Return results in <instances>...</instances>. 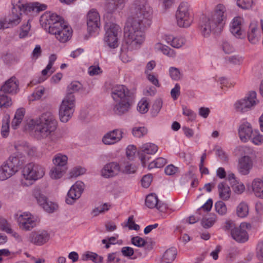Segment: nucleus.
<instances>
[{
  "instance_id": "nucleus-1",
  "label": "nucleus",
  "mask_w": 263,
  "mask_h": 263,
  "mask_svg": "<svg viewBox=\"0 0 263 263\" xmlns=\"http://www.w3.org/2000/svg\"><path fill=\"white\" fill-rule=\"evenodd\" d=\"M129 13L124 27L125 41L129 49H137L145 41V31L152 24L153 10L147 0H134Z\"/></svg>"
},
{
  "instance_id": "nucleus-2",
  "label": "nucleus",
  "mask_w": 263,
  "mask_h": 263,
  "mask_svg": "<svg viewBox=\"0 0 263 263\" xmlns=\"http://www.w3.org/2000/svg\"><path fill=\"white\" fill-rule=\"evenodd\" d=\"M29 125L33 130L34 137L38 140L48 139L49 142L57 143L64 136L63 132L57 130L58 122L51 112H45L40 117L31 120Z\"/></svg>"
},
{
  "instance_id": "nucleus-3",
  "label": "nucleus",
  "mask_w": 263,
  "mask_h": 263,
  "mask_svg": "<svg viewBox=\"0 0 263 263\" xmlns=\"http://www.w3.org/2000/svg\"><path fill=\"white\" fill-rule=\"evenodd\" d=\"M227 17L226 7L222 4L217 5L209 15L202 19L200 30L202 35L208 36L212 32H220L225 24Z\"/></svg>"
},
{
  "instance_id": "nucleus-4",
  "label": "nucleus",
  "mask_w": 263,
  "mask_h": 263,
  "mask_svg": "<svg viewBox=\"0 0 263 263\" xmlns=\"http://www.w3.org/2000/svg\"><path fill=\"white\" fill-rule=\"evenodd\" d=\"M111 95L116 102L113 110L119 115L127 112L131 106L130 92L127 87L122 85H116L111 89Z\"/></svg>"
},
{
  "instance_id": "nucleus-5",
  "label": "nucleus",
  "mask_w": 263,
  "mask_h": 263,
  "mask_svg": "<svg viewBox=\"0 0 263 263\" xmlns=\"http://www.w3.org/2000/svg\"><path fill=\"white\" fill-rule=\"evenodd\" d=\"M46 24L49 25L48 32L53 34L61 42H67L71 37V29L64 24L61 17L52 13L46 16Z\"/></svg>"
},
{
  "instance_id": "nucleus-6",
  "label": "nucleus",
  "mask_w": 263,
  "mask_h": 263,
  "mask_svg": "<svg viewBox=\"0 0 263 263\" xmlns=\"http://www.w3.org/2000/svg\"><path fill=\"white\" fill-rule=\"evenodd\" d=\"M25 162L23 157L11 155L0 167V180H5L14 175Z\"/></svg>"
},
{
  "instance_id": "nucleus-7",
  "label": "nucleus",
  "mask_w": 263,
  "mask_h": 263,
  "mask_svg": "<svg viewBox=\"0 0 263 263\" xmlns=\"http://www.w3.org/2000/svg\"><path fill=\"white\" fill-rule=\"evenodd\" d=\"M248 225L246 223H241L239 226H237L233 221H228L226 222L224 229L226 231L230 232L234 240L238 242L243 243L249 239V235L245 229Z\"/></svg>"
},
{
  "instance_id": "nucleus-8",
  "label": "nucleus",
  "mask_w": 263,
  "mask_h": 263,
  "mask_svg": "<svg viewBox=\"0 0 263 263\" xmlns=\"http://www.w3.org/2000/svg\"><path fill=\"white\" fill-rule=\"evenodd\" d=\"M74 96H65L59 109V116L61 122L66 123L71 118L74 111Z\"/></svg>"
},
{
  "instance_id": "nucleus-9",
  "label": "nucleus",
  "mask_w": 263,
  "mask_h": 263,
  "mask_svg": "<svg viewBox=\"0 0 263 263\" xmlns=\"http://www.w3.org/2000/svg\"><path fill=\"white\" fill-rule=\"evenodd\" d=\"M45 167L42 165L31 162L26 164L22 171L24 178L28 180L36 181L43 177Z\"/></svg>"
},
{
  "instance_id": "nucleus-10",
  "label": "nucleus",
  "mask_w": 263,
  "mask_h": 263,
  "mask_svg": "<svg viewBox=\"0 0 263 263\" xmlns=\"http://www.w3.org/2000/svg\"><path fill=\"white\" fill-rule=\"evenodd\" d=\"M259 103L255 91H250L244 98L237 100L234 104V108L237 112L243 113L251 110Z\"/></svg>"
},
{
  "instance_id": "nucleus-11",
  "label": "nucleus",
  "mask_w": 263,
  "mask_h": 263,
  "mask_svg": "<svg viewBox=\"0 0 263 263\" xmlns=\"http://www.w3.org/2000/svg\"><path fill=\"white\" fill-rule=\"evenodd\" d=\"M176 17L177 25L180 27H188L191 25L193 17L186 3L182 2L179 5L176 11Z\"/></svg>"
},
{
  "instance_id": "nucleus-12",
  "label": "nucleus",
  "mask_w": 263,
  "mask_h": 263,
  "mask_svg": "<svg viewBox=\"0 0 263 263\" xmlns=\"http://www.w3.org/2000/svg\"><path fill=\"white\" fill-rule=\"evenodd\" d=\"M106 30L104 40L110 48H115L118 47V33L120 30L119 25L112 23H107L105 26Z\"/></svg>"
},
{
  "instance_id": "nucleus-13",
  "label": "nucleus",
  "mask_w": 263,
  "mask_h": 263,
  "mask_svg": "<svg viewBox=\"0 0 263 263\" xmlns=\"http://www.w3.org/2000/svg\"><path fill=\"white\" fill-rule=\"evenodd\" d=\"M17 220L20 228L25 231H30L36 225V220L29 212L17 214Z\"/></svg>"
},
{
  "instance_id": "nucleus-14",
  "label": "nucleus",
  "mask_w": 263,
  "mask_h": 263,
  "mask_svg": "<svg viewBox=\"0 0 263 263\" xmlns=\"http://www.w3.org/2000/svg\"><path fill=\"white\" fill-rule=\"evenodd\" d=\"M49 239V233L44 230L32 232L28 237V241L36 246H42L47 242Z\"/></svg>"
},
{
  "instance_id": "nucleus-15",
  "label": "nucleus",
  "mask_w": 263,
  "mask_h": 263,
  "mask_svg": "<svg viewBox=\"0 0 263 263\" xmlns=\"http://www.w3.org/2000/svg\"><path fill=\"white\" fill-rule=\"evenodd\" d=\"M84 184L82 181H78L74 184L68 191L66 198V202L68 204H72L81 196L84 190Z\"/></svg>"
},
{
  "instance_id": "nucleus-16",
  "label": "nucleus",
  "mask_w": 263,
  "mask_h": 263,
  "mask_svg": "<svg viewBox=\"0 0 263 263\" xmlns=\"http://www.w3.org/2000/svg\"><path fill=\"white\" fill-rule=\"evenodd\" d=\"M87 30L89 33L97 31L100 25V17L98 12L95 9L90 10L87 14Z\"/></svg>"
},
{
  "instance_id": "nucleus-17",
  "label": "nucleus",
  "mask_w": 263,
  "mask_h": 263,
  "mask_svg": "<svg viewBox=\"0 0 263 263\" xmlns=\"http://www.w3.org/2000/svg\"><path fill=\"white\" fill-rule=\"evenodd\" d=\"M22 14L21 11L13 13L12 9V13L7 18L0 20V29L17 25L21 22Z\"/></svg>"
},
{
  "instance_id": "nucleus-18",
  "label": "nucleus",
  "mask_w": 263,
  "mask_h": 263,
  "mask_svg": "<svg viewBox=\"0 0 263 263\" xmlns=\"http://www.w3.org/2000/svg\"><path fill=\"white\" fill-rule=\"evenodd\" d=\"M145 205L150 209L156 208L160 212H164L167 209V205L160 201L155 194L148 195L145 199Z\"/></svg>"
},
{
  "instance_id": "nucleus-19",
  "label": "nucleus",
  "mask_w": 263,
  "mask_h": 263,
  "mask_svg": "<svg viewBox=\"0 0 263 263\" xmlns=\"http://www.w3.org/2000/svg\"><path fill=\"white\" fill-rule=\"evenodd\" d=\"M120 165L115 162L105 164L101 170V175L106 178L113 177L117 175L120 172Z\"/></svg>"
},
{
  "instance_id": "nucleus-20",
  "label": "nucleus",
  "mask_w": 263,
  "mask_h": 263,
  "mask_svg": "<svg viewBox=\"0 0 263 263\" xmlns=\"http://www.w3.org/2000/svg\"><path fill=\"white\" fill-rule=\"evenodd\" d=\"M243 18L239 16L235 17L232 21L230 30L231 32L236 37L242 39L245 37V34L242 29Z\"/></svg>"
},
{
  "instance_id": "nucleus-21",
  "label": "nucleus",
  "mask_w": 263,
  "mask_h": 263,
  "mask_svg": "<svg viewBox=\"0 0 263 263\" xmlns=\"http://www.w3.org/2000/svg\"><path fill=\"white\" fill-rule=\"evenodd\" d=\"M123 132L120 129H114L107 133L102 138V142L106 145L114 144L119 141L123 137Z\"/></svg>"
},
{
  "instance_id": "nucleus-22",
  "label": "nucleus",
  "mask_w": 263,
  "mask_h": 263,
  "mask_svg": "<svg viewBox=\"0 0 263 263\" xmlns=\"http://www.w3.org/2000/svg\"><path fill=\"white\" fill-rule=\"evenodd\" d=\"M254 131L250 123L245 122L241 124L238 128V134L240 140L243 142H248L252 137Z\"/></svg>"
},
{
  "instance_id": "nucleus-23",
  "label": "nucleus",
  "mask_w": 263,
  "mask_h": 263,
  "mask_svg": "<svg viewBox=\"0 0 263 263\" xmlns=\"http://www.w3.org/2000/svg\"><path fill=\"white\" fill-rule=\"evenodd\" d=\"M18 90V82L16 78L12 77L1 86L0 91L4 93L15 94Z\"/></svg>"
},
{
  "instance_id": "nucleus-24",
  "label": "nucleus",
  "mask_w": 263,
  "mask_h": 263,
  "mask_svg": "<svg viewBox=\"0 0 263 263\" xmlns=\"http://www.w3.org/2000/svg\"><path fill=\"white\" fill-rule=\"evenodd\" d=\"M253 167V161L249 156H245L239 159L238 170L242 175H248Z\"/></svg>"
},
{
  "instance_id": "nucleus-25",
  "label": "nucleus",
  "mask_w": 263,
  "mask_h": 263,
  "mask_svg": "<svg viewBox=\"0 0 263 263\" xmlns=\"http://www.w3.org/2000/svg\"><path fill=\"white\" fill-rule=\"evenodd\" d=\"M158 151V147L156 145L148 143L142 145L140 147L139 152V157H141L142 160L145 159V154L153 155Z\"/></svg>"
},
{
  "instance_id": "nucleus-26",
  "label": "nucleus",
  "mask_w": 263,
  "mask_h": 263,
  "mask_svg": "<svg viewBox=\"0 0 263 263\" xmlns=\"http://www.w3.org/2000/svg\"><path fill=\"white\" fill-rule=\"evenodd\" d=\"M250 186L255 196L263 199V180L260 178H256L253 179Z\"/></svg>"
},
{
  "instance_id": "nucleus-27",
  "label": "nucleus",
  "mask_w": 263,
  "mask_h": 263,
  "mask_svg": "<svg viewBox=\"0 0 263 263\" xmlns=\"http://www.w3.org/2000/svg\"><path fill=\"white\" fill-rule=\"evenodd\" d=\"M128 0H106L104 3V9L108 13H112Z\"/></svg>"
},
{
  "instance_id": "nucleus-28",
  "label": "nucleus",
  "mask_w": 263,
  "mask_h": 263,
  "mask_svg": "<svg viewBox=\"0 0 263 263\" xmlns=\"http://www.w3.org/2000/svg\"><path fill=\"white\" fill-rule=\"evenodd\" d=\"M218 193L219 198L222 200H228L231 194L230 187L223 182L219 183L217 185Z\"/></svg>"
},
{
  "instance_id": "nucleus-29",
  "label": "nucleus",
  "mask_w": 263,
  "mask_h": 263,
  "mask_svg": "<svg viewBox=\"0 0 263 263\" xmlns=\"http://www.w3.org/2000/svg\"><path fill=\"white\" fill-rule=\"evenodd\" d=\"M260 33L258 32L257 25L255 23H251L248 32V40L251 44H255L258 42Z\"/></svg>"
},
{
  "instance_id": "nucleus-30",
  "label": "nucleus",
  "mask_w": 263,
  "mask_h": 263,
  "mask_svg": "<svg viewBox=\"0 0 263 263\" xmlns=\"http://www.w3.org/2000/svg\"><path fill=\"white\" fill-rule=\"evenodd\" d=\"M164 40L173 47L179 48L182 47L185 43V39L182 37H174L173 35H165Z\"/></svg>"
},
{
  "instance_id": "nucleus-31",
  "label": "nucleus",
  "mask_w": 263,
  "mask_h": 263,
  "mask_svg": "<svg viewBox=\"0 0 263 263\" xmlns=\"http://www.w3.org/2000/svg\"><path fill=\"white\" fill-rule=\"evenodd\" d=\"M67 156L61 153L56 154L52 159V162L54 166L67 169Z\"/></svg>"
},
{
  "instance_id": "nucleus-32",
  "label": "nucleus",
  "mask_w": 263,
  "mask_h": 263,
  "mask_svg": "<svg viewBox=\"0 0 263 263\" xmlns=\"http://www.w3.org/2000/svg\"><path fill=\"white\" fill-rule=\"evenodd\" d=\"M177 253V250L175 248L167 250L164 253L161 263H172L176 258Z\"/></svg>"
},
{
  "instance_id": "nucleus-33",
  "label": "nucleus",
  "mask_w": 263,
  "mask_h": 263,
  "mask_svg": "<svg viewBox=\"0 0 263 263\" xmlns=\"http://www.w3.org/2000/svg\"><path fill=\"white\" fill-rule=\"evenodd\" d=\"M24 114L25 111L23 109L17 110L11 123V126L13 129H15L18 127L22 121Z\"/></svg>"
},
{
  "instance_id": "nucleus-34",
  "label": "nucleus",
  "mask_w": 263,
  "mask_h": 263,
  "mask_svg": "<svg viewBox=\"0 0 263 263\" xmlns=\"http://www.w3.org/2000/svg\"><path fill=\"white\" fill-rule=\"evenodd\" d=\"M66 171L67 168H63L54 165L50 171V176L53 179H60L64 175Z\"/></svg>"
},
{
  "instance_id": "nucleus-35",
  "label": "nucleus",
  "mask_w": 263,
  "mask_h": 263,
  "mask_svg": "<svg viewBox=\"0 0 263 263\" xmlns=\"http://www.w3.org/2000/svg\"><path fill=\"white\" fill-rule=\"evenodd\" d=\"M155 49L157 51H161L164 54L168 57H174L175 55V52L173 50L160 43H157L155 44Z\"/></svg>"
},
{
  "instance_id": "nucleus-36",
  "label": "nucleus",
  "mask_w": 263,
  "mask_h": 263,
  "mask_svg": "<svg viewBox=\"0 0 263 263\" xmlns=\"http://www.w3.org/2000/svg\"><path fill=\"white\" fill-rule=\"evenodd\" d=\"M11 3L13 13L18 11L24 12L27 11V4L23 3L21 0H12Z\"/></svg>"
},
{
  "instance_id": "nucleus-37",
  "label": "nucleus",
  "mask_w": 263,
  "mask_h": 263,
  "mask_svg": "<svg viewBox=\"0 0 263 263\" xmlns=\"http://www.w3.org/2000/svg\"><path fill=\"white\" fill-rule=\"evenodd\" d=\"M236 213L239 217L244 218L246 217L249 213L248 204L243 201L240 202L237 207Z\"/></svg>"
},
{
  "instance_id": "nucleus-38",
  "label": "nucleus",
  "mask_w": 263,
  "mask_h": 263,
  "mask_svg": "<svg viewBox=\"0 0 263 263\" xmlns=\"http://www.w3.org/2000/svg\"><path fill=\"white\" fill-rule=\"evenodd\" d=\"M81 88L82 85L78 81L72 82L67 87L66 96L71 95L74 96L73 94L78 91Z\"/></svg>"
},
{
  "instance_id": "nucleus-39",
  "label": "nucleus",
  "mask_w": 263,
  "mask_h": 263,
  "mask_svg": "<svg viewBox=\"0 0 263 263\" xmlns=\"http://www.w3.org/2000/svg\"><path fill=\"white\" fill-rule=\"evenodd\" d=\"M47 6L45 4H41L39 2H34L27 5V11L31 10L36 12L44 11L46 9Z\"/></svg>"
},
{
  "instance_id": "nucleus-40",
  "label": "nucleus",
  "mask_w": 263,
  "mask_h": 263,
  "mask_svg": "<svg viewBox=\"0 0 263 263\" xmlns=\"http://www.w3.org/2000/svg\"><path fill=\"white\" fill-rule=\"evenodd\" d=\"M9 123H10L9 116L8 115H6L3 118L2 129H1L2 136L4 138L7 137L9 135Z\"/></svg>"
},
{
  "instance_id": "nucleus-41",
  "label": "nucleus",
  "mask_w": 263,
  "mask_h": 263,
  "mask_svg": "<svg viewBox=\"0 0 263 263\" xmlns=\"http://www.w3.org/2000/svg\"><path fill=\"white\" fill-rule=\"evenodd\" d=\"M28 145L26 142H18L16 144H15V148L17 151V153L13 154V155H16L19 157H23L25 158L24 156V153L25 152L26 150L27 149V147ZM25 160V159H24Z\"/></svg>"
},
{
  "instance_id": "nucleus-42",
  "label": "nucleus",
  "mask_w": 263,
  "mask_h": 263,
  "mask_svg": "<svg viewBox=\"0 0 263 263\" xmlns=\"http://www.w3.org/2000/svg\"><path fill=\"white\" fill-rule=\"evenodd\" d=\"M163 102L161 99H157L153 103L151 114L154 117H156L162 107Z\"/></svg>"
},
{
  "instance_id": "nucleus-43",
  "label": "nucleus",
  "mask_w": 263,
  "mask_h": 263,
  "mask_svg": "<svg viewBox=\"0 0 263 263\" xmlns=\"http://www.w3.org/2000/svg\"><path fill=\"white\" fill-rule=\"evenodd\" d=\"M33 196L41 206H42L43 204L48 200L46 197L43 194L40 190L38 189H36L33 190Z\"/></svg>"
},
{
  "instance_id": "nucleus-44",
  "label": "nucleus",
  "mask_w": 263,
  "mask_h": 263,
  "mask_svg": "<svg viewBox=\"0 0 263 263\" xmlns=\"http://www.w3.org/2000/svg\"><path fill=\"white\" fill-rule=\"evenodd\" d=\"M85 258L83 260H91L95 263H102L103 260V257L99 256L97 253L93 252H88L85 255Z\"/></svg>"
},
{
  "instance_id": "nucleus-45",
  "label": "nucleus",
  "mask_w": 263,
  "mask_h": 263,
  "mask_svg": "<svg viewBox=\"0 0 263 263\" xmlns=\"http://www.w3.org/2000/svg\"><path fill=\"white\" fill-rule=\"evenodd\" d=\"M230 185L234 192L237 194H241L245 190V185L239 180Z\"/></svg>"
},
{
  "instance_id": "nucleus-46",
  "label": "nucleus",
  "mask_w": 263,
  "mask_h": 263,
  "mask_svg": "<svg viewBox=\"0 0 263 263\" xmlns=\"http://www.w3.org/2000/svg\"><path fill=\"white\" fill-rule=\"evenodd\" d=\"M149 108V103L146 99H142L138 104L137 110L141 113L145 114L147 112Z\"/></svg>"
},
{
  "instance_id": "nucleus-47",
  "label": "nucleus",
  "mask_w": 263,
  "mask_h": 263,
  "mask_svg": "<svg viewBox=\"0 0 263 263\" xmlns=\"http://www.w3.org/2000/svg\"><path fill=\"white\" fill-rule=\"evenodd\" d=\"M169 74L171 78L175 81H178L181 79L182 74L180 70L174 67H171L169 69Z\"/></svg>"
},
{
  "instance_id": "nucleus-48",
  "label": "nucleus",
  "mask_w": 263,
  "mask_h": 263,
  "mask_svg": "<svg viewBox=\"0 0 263 263\" xmlns=\"http://www.w3.org/2000/svg\"><path fill=\"white\" fill-rule=\"evenodd\" d=\"M110 205L107 203H104L103 205L95 208L91 211V214L93 216L95 217L99 215L100 214L104 213L109 209Z\"/></svg>"
},
{
  "instance_id": "nucleus-49",
  "label": "nucleus",
  "mask_w": 263,
  "mask_h": 263,
  "mask_svg": "<svg viewBox=\"0 0 263 263\" xmlns=\"http://www.w3.org/2000/svg\"><path fill=\"white\" fill-rule=\"evenodd\" d=\"M255 145H259L263 142V136L257 130H254L252 137L249 140Z\"/></svg>"
},
{
  "instance_id": "nucleus-50",
  "label": "nucleus",
  "mask_w": 263,
  "mask_h": 263,
  "mask_svg": "<svg viewBox=\"0 0 263 263\" xmlns=\"http://www.w3.org/2000/svg\"><path fill=\"white\" fill-rule=\"evenodd\" d=\"M167 162L166 159L163 157H159L157 158L155 161L150 163L148 165L149 168H152L154 167H162Z\"/></svg>"
},
{
  "instance_id": "nucleus-51",
  "label": "nucleus",
  "mask_w": 263,
  "mask_h": 263,
  "mask_svg": "<svg viewBox=\"0 0 263 263\" xmlns=\"http://www.w3.org/2000/svg\"><path fill=\"white\" fill-rule=\"evenodd\" d=\"M12 104L11 99L5 95L0 93V107L7 108Z\"/></svg>"
},
{
  "instance_id": "nucleus-52",
  "label": "nucleus",
  "mask_w": 263,
  "mask_h": 263,
  "mask_svg": "<svg viewBox=\"0 0 263 263\" xmlns=\"http://www.w3.org/2000/svg\"><path fill=\"white\" fill-rule=\"evenodd\" d=\"M85 172V169L80 167H75L71 169L69 172V175L70 178H76L81 175H83Z\"/></svg>"
},
{
  "instance_id": "nucleus-53",
  "label": "nucleus",
  "mask_w": 263,
  "mask_h": 263,
  "mask_svg": "<svg viewBox=\"0 0 263 263\" xmlns=\"http://www.w3.org/2000/svg\"><path fill=\"white\" fill-rule=\"evenodd\" d=\"M42 207L46 212L48 213H52L57 209L58 205L55 203L47 200L43 204Z\"/></svg>"
},
{
  "instance_id": "nucleus-54",
  "label": "nucleus",
  "mask_w": 263,
  "mask_h": 263,
  "mask_svg": "<svg viewBox=\"0 0 263 263\" xmlns=\"http://www.w3.org/2000/svg\"><path fill=\"white\" fill-rule=\"evenodd\" d=\"M216 212L220 215H223L227 213V207L225 203L222 201H217L215 205Z\"/></svg>"
},
{
  "instance_id": "nucleus-55",
  "label": "nucleus",
  "mask_w": 263,
  "mask_h": 263,
  "mask_svg": "<svg viewBox=\"0 0 263 263\" xmlns=\"http://www.w3.org/2000/svg\"><path fill=\"white\" fill-rule=\"evenodd\" d=\"M132 133L135 137L140 138L146 134L147 129L144 127H136L133 128Z\"/></svg>"
},
{
  "instance_id": "nucleus-56",
  "label": "nucleus",
  "mask_w": 263,
  "mask_h": 263,
  "mask_svg": "<svg viewBox=\"0 0 263 263\" xmlns=\"http://www.w3.org/2000/svg\"><path fill=\"white\" fill-rule=\"evenodd\" d=\"M0 222H2L3 224V227L2 228V229L7 233H12L13 236L18 240L21 239V237L18 233L12 232V229L9 228L5 220H2Z\"/></svg>"
},
{
  "instance_id": "nucleus-57",
  "label": "nucleus",
  "mask_w": 263,
  "mask_h": 263,
  "mask_svg": "<svg viewBox=\"0 0 263 263\" xmlns=\"http://www.w3.org/2000/svg\"><path fill=\"white\" fill-rule=\"evenodd\" d=\"M221 48L223 52L226 54H230L234 51L233 45L227 41H223L221 44Z\"/></svg>"
},
{
  "instance_id": "nucleus-58",
  "label": "nucleus",
  "mask_w": 263,
  "mask_h": 263,
  "mask_svg": "<svg viewBox=\"0 0 263 263\" xmlns=\"http://www.w3.org/2000/svg\"><path fill=\"white\" fill-rule=\"evenodd\" d=\"M30 28L31 25L29 23V20H28L26 24H24L22 26L19 34L20 37L24 38L28 36Z\"/></svg>"
},
{
  "instance_id": "nucleus-59",
  "label": "nucleus",
  "mask_w": 263,
  "mask_h": 263,
  "mask_svg": "<svg viewBox=\"0 0 263 263\" xmlns=\"http://www.w3.org/2000/svg\"><path fill=\"white\" fill-rule=\"evenodd\" d=\"M51 69H48L47 68V66H46V68L43 69L42 71V77H40L38 79H34V80H33L31 82V84H32V85H35L36 84H38V83H41L43 82H44L46 79H47V77H46L47 75V73L49 71V70H50Z\"/></svg>"
},
{
  "instance_id": "nucleus-60",
  "label": "nucleus",
  "mask_w": 263,
  "mask_h": 263,
  "mask_svg": "<svg viewBox=\"0 0 263 263\" xmlns=\"http://www.w3.org/2000/svg\"><path fill=\"white\" fill-rule=\"evenodd\" d=\"M253 0H237V6L242 9H248L252 7Z\"/></svg>"
},
{
  "instance_id": "nucleus-61",
  "label": "nucleus",
  "mask_w": 263,
  "mask_h": 263,
  "mask_svg": "<svg viewBox=\"0 0 263 263\" xmlns=\"http://www.w3.org/2000/svg\"><path fill=\"white\" fill-rule=\"evenodd\" d=\"M132 243L138 247H142L145 245L146 242L142 238L139 236H135L132 238Z\"/></svg>"
},
{
  "instance_id": "nucleus-62",
  "label": "nucleus",
  "mask_w": 263,
  "mask_h": 263,
  "mask_svg": "<svg viewBox=\"0 0 263 263\" xmlns=\"http://www.w3.org/2000/svg\"><path fill=\"white\" fill-rule=\"evenodd\" d=\"M102 72V71L98 65L90 66L88 69V73L90 76L98 75Z\"/></svg>"
},
{
  "instance_id": "nucleus-63",
  "label": "nucleus",
  "mask_w": 263,
  "mask_h": 263,
  "mask_svg": "<svg viewBox=\"0 0 263 263\" xmlns=\"http://www.w3.org/2000/svg\"><path fill=\"white\" fill-rule=\"evenodd\" d=\"M256 256L260 260H263V240L259 241L256 248Z\"/></svg>"
},
{
  "instance_id": "nucleus-64",
  "label": "nucleus",
  "mask_w": 263,
  "mask_h": 263,
  "mask_svg": "<svg viewBox=\"0 0 263 263\" xmlns=\"http://www.w3.org/2000/svg\"><path fill=\"white\" fill-rule=\"evenodd\" d=\"M180 95V86L179 84L176 83L175 87L171 91V95L174 100L177 99Z\"/></svg>"
}]
</instances>
